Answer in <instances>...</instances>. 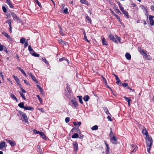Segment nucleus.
Returning <instances> with one entry per match:
<instances>
[{
	"label": "nucleus",
	"instance_id": "obj_1",
	"mask_svg": "<svg viewBox=\"0 0 154 154\" xmlns=\"http://www.w3.org/2000/svg\"><path fill=\"white\" fill-rule=\"evenodd\" d=\"M142 133L143 135H146L145 139L146 141V149L147 152L150 153V150L152 145V137L149 135L145 128L143 129L142 131Z\"/></svg>",
	"mask_w": 154,
	"mask_h": 154
},
{
	"label": "nucleus",
	"instance_id": "obj_2",
	"mask_svg": "<svg viewBox=\"0 0 154 154\" xmlns=\"http://www.w3.org/2000/svg\"><path fill=\"white\" fill-rule=\"evenodd\" d=\"M18 112L22 116L25 122L28 124V118L25 113L20 111H18Z\"/></svg>",
	"mask_w": 154,
	"mask_h": 154
},
{
	"label": "nucleus",
	"instance_id": "obj_3",
	"mask_svg": "<svg viewBox=\"0 0 154 154\" xmlns=\"http://www.w3.org/2000/svg\"><path fill=\"white\" fill-rule=\"evenodd\" d=\"M67 91L66 92V96L68 98L71 97V91L69 86H67Z\"/></svg>",
	"mask_w": 154,
	"mask_h": 154
},
{
	"label": "nucleus",
	"instance_id": "obj_4",
	"mask_svg": "<svg viewBox=\"0 0 154 154\" xmlns=\"http://www.w3.org/2000/svg\"><path fill=\"white\" fill-rule=\"evenodd\" d=\"M111 142L113 144H116L117 143V140L114 136L110 138Z\"/></svg>",
	"mask_w": 154,
	"mask_h": 154
},
{
	"label": "nucleus",
	"instance_id": "obj_5",
	"mask_svg": "<svg viewBox=\"0 0 154 154\" xmlns=\"http://www.w3.org/2000/svg\"><path fill=\"white\" fill-rule=\"evenodd\" d=\"M71 101L72 103V104L73 105V106H74V108H77L78 106V103L75 100V99H73Z\"/></svg>",
	"mask_w": 154,
	"mask_h": 154
},
{
	"label": "nucleus",
	"instance_id": "obj_6",
	"mask_svg": "<svg viewBox=\"0 0 154 154\" xmlns=\"http://www.w3.org/2000/svg\"><path fill=\"white\" fill-rule=\"evenodd\" d=\"M109 38L110 40H112L113 42L115 43L117 42V41L115 36H114L111 34H110L109 36Z\"/></svg>",
	"mask_w": 154,
	"mask_h": 154
},
{
	"label": "nucleus",
	"instance_id": "obj_7",
	"mask_svg": "<svg viewBox=\"0 0 154 154\" xmlns=\"http://www.w3.org/2000/svg\"><path fill=\"white\" fill-rule=\"evenodd\" d=\"M154 18V17L152 16L149 15V19L150 22V24L151 26H153L154 24V21L153 20V18Z\"/></svg>",
	"mask_w": 154,
	"mask_h": 154
},
{
	"label": "nucleus",
	"instance_id": "obj_8",
	"mask_svg": "<svg viewBox=\"0 0 154 154\" xmlns=\"http://www.w3.org/2000/svg\"><path fill=\"white\" fill-rule=\"evenodd\" d=\"M5 140L7 142L9 143L11 146H14L16 145V143L14 141H12L11 140L6 139Z\"/></svg>",
	"mask_w": 154,
	"mask_h": 154
},
{
	"label": "nucleus",
	"instance_id": "obj_9",
	"mask_svg": "<svg viewBox=\"0 0 154 154\" xmlns=\"http://www.w3.org/2000/svg\"><path fill=\"white\" fill-rule=\"evenodd\" d=\"M72 145L74 148V150L76 152L78 150V148L77 143L76 142H74L72 143Z\"/></svg>",
	"mask_w": 154,
	"mask_h": 154
},
{
	"label": "nucleus",
	"instance_id": "obj_10",
	"mask_svg": "<svg viewBox=\"0 0 154 154\" xmlns=\"http://www.w3.org/2000/svg\"><path fill=\"white\" fill-rule=\"evenodd\" d=\"M143 57L146 60H150L151 59V56L149 55H147L146 53L143 55Z\"/></svg>",
	"mask_w": 154,
	"mask_h": 154
},
{
	"label": "nucleus",
	"instance_id": "obj_11",
	"mask_svg": "<svg viewBox=\"0 0 154 154\" xmlns=\"http://www.w3.org/2000/svg\"><path fill=\"white\" fill-rule=\"evenodd\" d=\"M11 15L13 17L14 20H18L19 19V18L17 17L16 15L14 13L11 12Z\"/></svg>",
	"mask_w": 154,
	"mask_h": 154
},
{
	"label": "nucleus",
	"instance_id": "obj_12",
	"mask_svg": "<svg viewBox=\"0 0 154 154\" xmlns=\"http://www.w3.org/2000/svg\"><path fill=\"white\" fill-rule=\"evenodd\" d=\"M29 75L31 77L33 81L37 83L38 82V81L37 80L35 77L31 73H29Z\"/></svg>",
	"mask_w": 154,
	"mask_h": 154
},
{
	"label": "nucleus",
	"instance_id": "obj_13",
	"mask_svg": "<svg viewBox=\"0 0 154 154\" xmlns=\"http://www.w3.org/2000/svg\"><path fill=\"white\" fill-rule=\"evenodd\" d=\"M6 3L9 6L10 8H13L14 6L12 5V3H11L10 0H6Z\"/></svg>",
	"mask_w": 154,
	"mask_h": 154
},
{
	"label": "nucleus",
	"instance_id": "obj_14",
	"mask_svg": "<svg viewBox=\"0 0 154 154\" xmlns=\"http://www.w3.org/2000/svg\"><path fill=\"white\" fill-rule=\"evenodd\" d=\"M125 56L126 59L128 60H130L131 59V56L130 54L128 53H126L125 54Z\"/></svg>",
	"mask_w": 154,
	"mask_h": 154
},
{
	"label": "nucleus",
	"instance_id": "obj_15",
	"mask_svg": "<svg viewBox=\"0 0 154 154\" xmlns=\"http://www.w3.org/2000/svg\"><path fill=\"white\" fill-rule=\"evenodd\" d=\"M138 50L140 52V53L143 55L145 53V52L144 51V50L143 49H141L140 48H138Z\"/></svg>",
	"mask_w": 154,
	"mask_h": 154
},
{
	"label": "nucleus",
	"instance_id": "obj_16",
	"mask_svg": "<svg viewBox=\"0 0 154 154\" xmlns=\"http://www.w3.org/2000/svg\"><path fill=\"white\" fill-rule=\"evenodd\" d=\"M90 98V97L88 95H85L83 99L85 102L88 101Z\"/></svg>",
	"mask_w": 154,
	"mask_h": 154
},
{
	"label": "nucleus",
	"instance_id": "obj_17",
	"mask_svg": "<svg viewBox=\"0 0 154 154\" xmlns=\"http://www.w3.org/2000/svg\"><path fill=\"white\" fill-rule=\"evenodd\" d=\"M5 142H3L0 144V148L1 149H3L5 146Z\"/></svg>",
	"mask_w": 154,
	"mask_h": 154
},
{
	"label": "nucleus",
	"instance_id": "obj_18",
	"mask_svg": "<svg viewBox=\"0 0 154 154\" xmlns=\"http://www.w3.org/2000/svg\"><path fill=\"white\" fill-rule=\"evenodd\" d=\"M24 109L25 110H32L33 109V108L30 106H24Z\"/></svg>",
	"mask_w": 154,
	"mask_h": 154
},
{
	"label": "nucleus",
	"instance_id": "obj_19",
	"mask_svg": "<svg viewBox=\"0 0 154 154\" xmlns=\"http://www.w3.org/2000/svg\"><path fill=\"white\" fill-rule=\"evenodd\" d=\"M2 34L4 35L5 37H7V38L9 39H11V37L10 36V35H8V34L6 33L5 32H2Z\"/></svg>",
	"mask_w": 154,
	"mask_h": 154
},
{
	"label": "nucleus",
	"instance_id": "obj_20",
	"mask_svg": "<svg viewBox=\"0 0 154 154\" xmlns=\"http://www.w3.org/2000/svg\"><path fill=\"white\" fill-rule=\"evenodd\" d=\"M77 97L79 99V100L80 103L82 104H83V102L82 101V97L81 96H78Z\"/></svg>",
	"mask_w": 154,
	"mask_h": 154
},
{
	"label": "nucleus",
	"instance_id": "obj_21",
	"mask_svg": "<svg viewBox=\"0 0 154 154\" xmlns=\"http://www.w3.org/2000/svg\"><path fill=\"white\" fill-rule=\"evenodd\" d=\"M18 106L21 108H24V103L23 102L20 103L18 104Z\"/></svg>",
	"mask_w": 154,
	"mask_h": 154
},
{
	"label": "nucleus",
	"instance_id": "obj_22",
	"mask_svg": "<svg viewBox=\"0 0 154 154\" xmlns=\"http://www.w3.org/2000/svg\"><path fill=\"white\" fill-rule=\"evenodd\" d=\"M39 134L42 138L45 139L46 138L43 132H40Z\"/></svg>",
	"mask_w": 154,
	"mask_h": 154
},
{
	"label": "nucleus",
	"instance_id": "obj_23",
	"mask_svg": "<svg viewBox=\"0 0 154 154\" xmlns=\"http://www.w3.org/2000/svg\"><path fill=\"white\" fill-rule=\"evenodd\" d=\"M58 42L60 43L62 45H66V43L65 42L63 41L61 39H59Z\"/></svg>",
	"mask_w": 154,
	"mask_h": 154
},
{
	"label": "nucleus",
	"instance_id": "obj_24",
	"mask_svg": "<svg viewBox=\"0 0 154 154\" xmlns=\"http://www.w3.org/2000/svg\"><path fill=\"white\" fill-rule=\"evenodd\" d=\"M102 42L103 45H107V41L105 40V39L104 38H103L102 39Z\"/></svg>",
	"mask_w": 154,
	"mask_h": 154
},
{
	"label": "nucleus",
	"instance_id": "obj_25",
	"mask_svg": "<svg viewBox=\"0 0 154 154\" xmlns=\"http://www.w3.org/2000/svg\"><path fill=\"white\" fill-rule=\"evenodd\" d=\"M122 12L128 18H129V15L128 14V13L126 11L124 10L123 11H122Z\"/></svg>",
	"mask_w": 154,
	"mask_h": 154
},
{
	"label": "nucleus",
	"instance_id": "obj_26",
	"mask_svg": "<svg viewBox=\"0 0 154 154\" xmlns=\"http://www.w3.org/2000/svg\"><path fill=\"white\" fill-rule=\"evenodd\" d=\"M80 2L82 3L85 4L86 5H88V3L86 0H80Z\"/></svg>",
	"mask_w": 154,
	"mask_h": 154
},
{
	"label": "nucleus",
	"instance_id": "obj_27",
	"mask_svg": "<svg viewBox=\"0 0 154 154\" xmlns=\"http://www.w3.org/2000/svg\"><path fill=\"white\" fill-rule=\"evenodd\" d=\"M28 50L31 54L33 52H34V50L32 49L30 45H29L28 46Z\"/></svg>",
	"mask_w": 154,
	"mask_h": 154
},
{
	"label": "nucleus",
	"instance_id": "obj_28",
	"mask_svg": "<svg viewBox=\"0 0 154 154\" xmlns=\"http://www.w3.org/2000/svg\"><path fill=\"white\" fill-rule=\"evenodd\" d=\"M32 56L35 57H38L39 56V54H36L35 52H33L31 54Z\"/></svg>",
	"mask_w": 154,
	"mask_h": 154
},
{
	"label": "nucleus",
	"instance_id": "obj_29",
	"mask_svg": "<svg viewBox=\"0 0 154 154\" xmlns=\"http://www.w3.org/2000/svg\"><path fill=\"white\" fill-rule=\"evenodd\" d=\"M132 147L133 148H134V149L131 151V152H135L137 149V146L136 145H134L132 146Z\"/></svg>",
	"mask_w": 154,
	"mask_h": 154
},
{
	"label": "nucleus",
	"instance_id": "obj_30",
	"mask_svg": "<svg viewBox=\"0 0 154 154\" xmlns=\"http://www.w3.org/2000/svg\"><path fill=\"white\" fill-rule=\"evenodd\" d=\"M12 77L14 78V79L17 82H18L19 81V78L17 76H15L14 75H13Z\"/></svg>",
	"mask_w": 154,
	"mask_h": 154
},
{
	"label": "nucleus",
	"instance_id": "obj_31",
	"mask_svg": "<svg viewBox=\"0 0 154 154\" xmlns=\"http://www.w3.org/2000/svg\"><path fill=\"white\" fill-rule=\"evenodd\" d=\"M20 43L23 44L25 42V39L24 38H22L20 39Z\"/></svg>",
	"mask_w": 154,
	"mask_h": 154
},
{
	"label": "nucleus",
	"instance_id": "obj_32",
	"mask_svg": "<svg viewBox=\"0 0 154 154\" xmlns=\"http://www.w3.org/2000/svg\"><path fill=\"white\" fill-rule=\"evenodd\" d=\"M42 60L45 62L46 64H48V62L47 61L45 57H43L42 58Z\"/></svg>",
	"mask_w": 154,
	"mask_h": 154
},
{
	"label": "nucleus",
	"instance_id": "obj_33",
	"mask_svg": "<svg viewBox=\"0 0 154 154\" xmlns=\"http://www.w3.org/2000/svg\"><path fill=\"white\" fill-rule=\"evenodd\" d=\"M78 136L79 135L75 133L72 136V138H78Z\"/></svg>",
	"mask_w": 154,
	"mask_h": 154
},
{
	"label": "nucleus",
	"instance_id": "obj_34",
	"mask_svg": "<svg viewBox=\"0 0 154 154\" xmlns=\"http://www.w3.org/2000/svg\"><path fill=\"white\" fill-rule=\"evenodd\" d=\"M11 97L12 98L16 100V101H17V98L15 97V95L14 94H11Z\"/></svg>",
	"mask_w": 154,
	"mask_h": 154
},
{
	"label": "nucleus",
	"instance_id": "obj_35",
	"mask_svg": "<svg viewBox=\"0 0 154 154\" xmlns=\"http://www.w3.org/2000/svg\"><path fill=\"white\" fill-rule=\"evenodd\" d=\"M140 8L143 10L147 12V10L146 8L144 5H141L140 6Z\"/></svg>",
	"mask_w": 154,
	"mask_h": 154
},
{
	"label": "nucleus",
	"instance_id": "obj_36",
	"mask_svg": "<svg viewBox=\"0 0 154 154\" xmlns=\"http://www.w3.org/2000/svg\"><path fill=\"white\" fill-rule=\"evenodd\" d=\"M98 129V126L97 125H95L93 126L91 129L92 130H97Z\"/></svg>",
	"mask_w": 154,
	"mask_h": 154
},
{
	"label": "nucleus",
	"instance_id": "obj_37",
	"mask_svg": "<svg viewBox=\"0 0 154 154\" xmlns=\"http://www.w3.org/2000/svg\"><path fill=\"white\" fill-rule=\"evenodd\" d=\"M36 97L38 98L40 103L42 104L43 102L42 99L40 97L39 95H37Z\"/></svg>",
	"mask_w": 154,
	"mask_h": 154
},
{
	"label": "nucleus",
	"instance_id": "obj_38",
	"mask_svg": "<svg viewBox=\"0 0 154 154\" xmlns=\"http://www.w3.org/2000/svg\"><path fill=\"white\" fill-rule=\"evenodd\" d=\"M119 6L120 9L121 10L122 12L124 10L122 6V5L121 4H119Z\"/></svg>",
	"mask_w": 154,
	"mask_h": 154
},
{
	"label": "nucleus",
	"instance_id": "obj_39",
	"mask_svg": "<svg viewBox=\"0 0 154 154\" xmlns=\"http://www.w3.org/2000/svg\"><path fill=\"white\" fill-rule=\"evenodd\" d=\"M105 143L106 146V151L107 152H108L109 151V146L106 142H105Z\"/></svg>",
	"mask_w": 154,
	"mask_h": 154
},
{
	"label": "nucleus",
	"instance_id": "obj_40",
	"mask_svg": "<svg viewBox=\"0 0 154 154\" xmlns=\"http://www.w3.org/2000/svg\"><path fill=\"white\" fill-rule=\"evenodd\" d=\"M104 111L105 112V113H106V114H107V115H108V114L110 115V114L109 113L108 109L106 108H105L104 109Z\"/></svg>",
	"mask_w": 154,
	"mask_h": 154
},
{
	"label": "nucleus",
	"instance_id": "obj_41",
	"mask_svg": "<svg viewBox=\"0 0 154 154\" xmlns=\"http://www.w3.org/2000/svg\"><path fill=\"white\" fill-rule=\"evenodd\" d=\"M6 23H8L9 25V26H11V20H8L6 21Z\"/></svg>",
	"mask_w": 154,
	"mask_h": 154
},
{
	"label": "nucleus",
	"instance_id": "obj_42",
	"mask_svg": "<svg viewBox=\"0 0 154 154\" xmlns=\"http://www.w3.org/2000/svg\"><path fill=\"white\" fill-rule=\"evenodd\" d=\"M124 98L125 100L128 102V103L131 101V100L129 98L127 97H124Z\"/></svg>",
	"mask_w": 154,
	"mask_h": 154
},
{
	"label": "nucleus",
	"instance_id": "obj_43",
	"mask_svg": "<svg viewBox=\"0 0 154 154\" xmlns=\"http://www.w3.org/2000/svg\"><path fill=\"white\" fill-rule=\"evenodd\" d=\"M116 80H117L116 83L117 85H119L120 84H122L121 83V81L119 79H117Z\"/></svg>",
	"mask_w": 154,
	"mask_h": 154
},
{
	"label": "nucleus",
	"instance_id": "obj_44",
	"mask_svg": "<svg viewBox=\"0 0 154 154\" xmlns=\"http://www.w3.org/2000/svg\"><path fill=\"white\" fill-rule=\"evenodd\" d=\"M20 96L23 98V99H24V100H25L26 98H25V96H24V95L23 94V93H22L21 92H20Z\"/></svg>",
	"mask_w": 154,
	"mask_h": 154
},
{
	"label": "nucleus",
	"instance_id": "obj_45",
	"mask_svg": "<svg viewBox=\"0 0 154 154\" xmlns=\"http://www.w3.org/2000/svg\"><path fill=\"white\" fill-rule=\"evenodd\" d=\"M34 1L37 3V5L40 7L41 6V4L39 2L38 0H34Z\"/></svg>",
	"mask_w": 154,
	"mask_h": 154
},
{
	"label": "nucleus",
	"instance_id": "obj_46",
	"mask_svg": "<svg viewBox=\"0 0 154 154\" xmlns=\"http://www.w3.org/2000/svg\"><path fill=\"white\" fill-rule=\"evenodd\" d=\"M115 11L117 13H120V14H121V12H120V11H119V9H118L117 8H115Z\"/></svg>",
	"mask_w": 154,
	"mask_h": 154
},
{
	"label": "nucleus",
	"instance_id": "obj_47",
	"mask_svg": "<svg viewBox=\"0 0 154 154\" xmlns=\"http://www.w3.org/2000/svg\"><path fill=\"white\" fill-rule=\"evenodd\" d=\"M21 90L22 91V93H25L26 92L25 90L23 88V87L21 86L20 87Z\"/></svg>",
	"mask_w": 154,
	"mask_h": 154
},
{
	"label": "nucleus",
	"instance_id": "obj_48",
	"mask_svg": "<svg viewBox=\"0 0 154 154\" xmlns=\"http://www.w3.org/2000/svg\"><path fill=\"white\" fill-rule=\"evenodd\" d=\"M2 9V10L4 12L6 13L7 12V9H6V8L5 6H3Z\"/></svg>",
	"mask_w": 154,
	"mask_h": 154
},
{
	"label": "nucleus",
	"instance_id": "obj_49",
	"mask_svg": "<svg viewBox=\"0 0 154 154\" xmlns=\"http://www.w3.org/2000/svg\"><path fill=\"white\" fill-rule=\"evenodd\" d=\"M113 136V133H112V129H111V131L110 132V133H109V137L110 138L112 137Z\"/></svg>",
	"mask_w": 154,
	"mask_h": 154
},
{
	"label": "nucleus",
	"instance_id": "obj_50",
	"mask_svg": "<svg viewBox=\"0 0 154 154\" xmlns=\"http://www.w3.org/2000/svg\"><path fill=\"white\" fill-rule=\"evenodd\" d=\"M64 60H66L68 62L67 60H66V58L65 57H63L62 58L60 59L59 61H61Z\"/></svg>",
	"mask_w": 154,
	"mask_h": 154
},
{
	"label": "nucleus",
	"instance_id": "obj_51",
	"mask_svg": "<svg viewBox=\"0 0 154 154\" xmlns=\"http://www.w3.org/2000/svg\"><path fill=\"white\" fill-rule=\"evenodd\" d=\"M115 37H116V39H117L119 42H120V38L118 37L117 35H115Z\"/></svg>",
	"mask_w": 154,
	"mask_h": 154
},
{
	"label": "nucleus",
	"instance_id": "obj_52",
	"mask_svg": "<svg viewBox=\"0 0 154 154\" xmlns=\"http://www.w3.org/2000/svg\"><path fill=\"white\" fill-rule=\"evenodd\" d=\"M65 122L66 123H68L69 121V117H66L65 119Z\"/></svg>",
	"mask_w": 154,
	"mask_h": 154
},
{
	"label": "nucleus",
	"instance_id": "obj_53",
	"mask_svg": "<svg viewBox=\"0 0 154 154\" xmlns=\"http://www.w3.org/2000/svg\"><path fill=\"white\" fill-rule=\"evenodd\" d=\"M33 132H34V133L35 134H40V132L38 131H37L35 130H33Z\"/></svg>",
	"mask_w": 154,
	"mask_h": 154
},
{
	"label": "nucleus",
	"instance_id": "obj_54",
	"mask_svg": "<svg viewBox=\"0 0 154 154\" xmlns=\"http://www.w3.org/2000/svg\"><path fill=\"white\" fill-rule=\"evenodd\" d=\"M122 85L124 87H127L128 86V84L126 83L122 84Z\"/></svg>",
	"mask_w": 154,
	"mask_h": 154
},
{
	"label": "nucleus",
	"instance_id": "obj_55",
	"mask_svg": "<svg viewBox=\"0 0 154 154\" xmlns=\"http://www.w3.org/2000/svg\"><path fill=\"white\" fill-rule=\"evenodd\" d=\"M86 20L88 21H89V22H91V18L89 17H88V16H87L86 17Z\"/></svg>",
	"mask_w": 154,
	"mask_h": 154
},
{
	"label": "nucleus",
	"instance_id": "obj_56",
	"mask_svg": "<svg viewBox=\"0 0 154 154\" xmlns=\"http://www.w3.org/2000/svg\"><path fill=\"white\" fill-rule=\"evenodd\" d=\"M65 13L67 14L68 12V9L67 8H65L63 11Z\"/></svg>",
	"mask_w": 154,
	"mask_h": 154
},
{
	"label": "nucleus",
	"instance_id": "obj_57",
	"mask_svg": "<svg viewBox=\"0 0 154 154\" xmlns=\"http://www.w3.org/2000/svg\"><path fill=\"white\" fill-rule=\"evenodd\" d=\"M24 45V48H26L28 45V42H25Z\"/></svg>",
	"mask_w": 154,
	"mask_h": 154
},
{
	"label": "nucleus",
	"instance_id": "obj_58",
	"mask_svg": "<svg viewBox=\"0 0 154 154\" xmlns=\"http://www.w3.org/2000/svg\"><path fill=\"white\" fill-rule=\"evenodd\" d=\"M24 82L25 84H26V85H30L29 83L26 80H24Z\"/></svg>",
	"mask_w": 154,
	"mask_h": 154
},
{
	"label": "nucleus",
	"instance_id": "obj_59",
	"mask_svg": "<svg viewBox=\"0 0 154 154\" xmlns=\"http://www.w3.org/2000/svg\"><path fill=\"white\" fill-rule=\"evenodd\" d=\"M107 119H108L109 121H112V119L111 118V117L110 116H107Z\"/></svg>",
	"mask_w": 154,
	"mask_h": 154
},
{
	"label": "nucleus",
	"instance_id": "obj_60",
	"mask_svg": "<svg viewBox=\"0 0 154 154\" xmlns=\"http://www.w3.org/2000/svg\"><path fill=\"white\" fill-rule=\"evenodd\" d=\"M0 75L1 76V77L2 78V79L3 80L4 79L3 75L2 74V73L1 72H0Z\"/></svg>",
	"mask_w": 154,
	"mask_h": 154
},
{
	"label": "nucleus",
	"instance_id": "obj_61",
	"mask_svg": "<svg viewBox=\"0 0 154 154\" xmlns=\"http://www.w3.org/2000/svg\"><path fill=\"white\" fill-rule=\"evenodd\" d=\"M3 50V46L2 45H0V51H2Z\"/></svg>",
	"mask_w": 154,
	"mask_h": 154
},
{
	"label": "nucleus",
	"instance_id": "obj_62",
	"mask_svg": "<svg viewBox=\"0 0 154 154\" xmlns=\"http://www.w3.org/2000/svg\"><path fill=\"white\" fill-rule=\"evenodd\" d=\"M84 39L87 41L88 42H89V41L88 40V39L87 38L86 35L84 36Z\"/></svg>",
	"mask_w": 154,
	"mask_h": 154
},
{
	"label": "nucleus",
	"instance_id": "obj_63",
	"mask_svg": "<svg viewBox=\"0 0 154 154\" xmlns=\"http://www.w3.org/2000/svg\"><path fill=\"white\" fill-rule=\"evenodd\" d=\"M38 109V110L41 111L42 112H44V111L43 110V109L42 108H39V109Z\"/></svg>",
	"mask_w": 154,
	"mask_h": 154
},
{
	"label": "nucleus",
	"instance_id": "obj_64",
	"mask_svg": "<svg viewBox=\"0 0 154 154\" xmlns=\"http://www.w3.org/2000/svg\"><path fill=\"white\" fill-rule=\"evenodd\" d=\"M151 9L152 10H154V5H152L151 6Z\"/></svg>",
	"mask_w": 154,
	"mask_h": 154
}]
</instances>
